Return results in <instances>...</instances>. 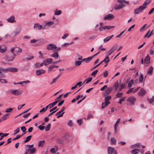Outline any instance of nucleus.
I'll return each mask as SVG.
<instances>
[{
  "instance_id": "nucleus-1",
  "label": "nucleus",
  "mask_w": 154,
  "mask_h": 154,
  "mask_svg": "<svg viewBox=\"0 0 154 154\" xmlns=\"http://www.w3.org/2000/svg\"><path fill=\"white\" fill-rule=\"evenodd\" d=\"M151 0H146L142 5H140L138 8L134 10V13L137 14L140 13H142L146 8L147 6L151 2Z\"/></svg>"
},
{
  "instance_id": "nucleus-16",
  "label": "nucleus",
  "mask_w": 154,
  "mask_h": 154,
  "mask_svg": "<svg viewBox=\"0 0 154 154\" xmlns=\"http://www.w3.org/2000/svg\"><path fill=\"white\" fill-rule=\"evenodd\" d=\"M117 45H115L113 46L110 50L108 51V56H109L113 52H114L117 48Z\"/></svg>"
},
{
  "instance_id": "nucleus-17",
  "label": "nucleus",
  "mask_w": 154,
  "mask_h": 154,
  "mask_svg": "<svg viewBox=\"0 0 154 154\" xmlns=\"http://www.w3.org/2000/svg\"><path fill=\"white\" fill-rule=\"evenodd\" d=\"M45 71L43 69L37 70L35 71V74L36 75L39 76L42 74L45 73Z\"/></svg>"
},
{
  "instance_id": "nucleus-24",
  "label": "nucleus",
  "mask_w": 154,
  "mask_h": 154,
  "mask_svg": "<svg viewBox=\"0 0 154 154\" xmlns=\"http://www.w3.org/2000/svg\"><path fill=\"white\" fill-rule=\"evenodd\" d=\"M114 35H112L111 36H108L106 37L103 39V42L104 43H106L109 41L113 37Z\"/></svg>"
},
{
  "instance_id": "nucleus-40",
  "label": "nucleus",
  "mask_w": 154,
  "mask_h": 154,
  "mask_svg": "<svg viewBox=\"0 0 154 154\" xmlns=\"http://www.w3.org/2000/svg\"><path fill=\"white\" fill-rule=\"evenodd\" d=\"M29 82H30V81L29 80H27L26 81L20 82L18 83H17V84H19V85H23V84L29 83Z\"/></svg>"
},
{
  "instance_id": "nucleus-43",
  "label": "nucleus",
  "mask_w": 154,
  "mask_h": 154,
  "mask_svg": "<svg viewBox=\"0 0 154 154\" xmlns=\"http://www.w3.org/2000/svg\"><path fill=\"white\" fill-rule=\"evenodd\" d=\"M32 137V136L29 135L27 136L26 138V140L24 141V143H26L28 141H29V140H30L31 138Z\"/></svg>"
},
{
  "instance_id": "nucleus-34",
  "label": "nucleus",
  "mask_w": 154,
  "mask_h": 154,
  "mask_svg": "<svg viewBox=\"0 0 154 154\" xmlns=\"http://www.w3.org/2000/svg\"><path fill=\"white\" fill-rule=\"evenodd\" d=\"M9 115L10 114L8 113L5 114L2 117V119L4 120L8 119Z\"/></svg>"
},
{
  "instance_id": "nucleus-63",
  "label": "nucleus",
  "mask_w": 154,
  "mask_h": 154,
  "mask_svg": "<svg viewBox=\"0 0 154 154\" xmlns=\"http://www.w3.org/2000/svg\"><path fill=\"white\" fill-rule=\"evenodd\" d=\"M154 11V7L152 8L150 10L148 14H152Z\"/></svg>"
},
{
  "instance_id": "nucleus-64",
  "label": "nucleus",
  "mask_w": 154,
  "mask_h": 154,
  "mask_svg": "<svg viewBox=\"0 0 154 154\" xmlns=\"http://www.w3.org/2000/svg\"><path fill=\"white\" fill-rule=\"evenodd\" d=\"M135 26V25H132L128 29V31L129 32L131 31V29H133L134 28Z\"/></svg>"
},
{
  "instance_id": "nucleus-9",
  "label": "nucleus",
  "mask_w": 154,
  "mask_h": 154,
  "mask_svg": "<svg viewBox=\"0 0 154 154\" xmlns=\"http://www.w3.org/2000/svg\"><path fill=\"white\" fill-rule=\"evenodd\" d=\"M136 100V97L133 96L129 97L127 100V101L128 102L130 103V104L131 105H134V102Z\"/></svg>"
},
{
  "instance_id": "nucleus-11",
  "label": "nucleus",
  "mask_w": 154,
  "mask_h": 154,
  "mask_svg": "<svg viewBox=\"0 0 154 154\" xmlns=\"http://www.w3.org/2000/svg\"><path fill=\"white\" fill-rule=\"evenodd\" d=\"M114 18V16L112 14H110L105 15L103 17V19L106 20H111Z\"/></svg>"
},
{
  "instance_id": "nucleus-33",
  "label": "nucleus",
  "mask_w": 154,
  "mask_h": 154,
  "mask_svg": "<svg viewBox=\"0 0 154 154\" xmlns=\"http://www.w3.org/2000/svg\"><path fill=\"white\" fill-rule=\"evenodd\" d=\"M21 31V29L20 28L18 29H17L15 30L14 32V34L15 36H16L19 34Z\"/></svg>"
},
{
  "instance_id": "nucleus-3",
  "label": "nucleus",
  "mask_w": 154,
  "mask_h": 154,
  "mask_svg": "<svg viewBox=\"0 0 154 154\" xmlns=\"http://www.w3.org/2000/svg\"><path fill=\"white\" fill-rule=\"evenodd\" d=\"M117 2L120 4H116L114 5V8L116 10H119L125 7V4L128 5L129 2L125 0H117Z\"/></svg>"
},
{
  "instance_id": "nucleus-62",
  "label": "nucleus",
  "mask_w": 154,
  "mask_h": 154,
  "mask_svg": "<svg viewBox=\"0 0 154 154\" xmlns=\"http://www.w3.org/2000/svg\"><path fill=\"white\" fill-rule=\"evenodd\" d=\"M146 26V24H145L144 25H143L142 27L140 29V31L141 32H142L144 30V29L145 28Z\"/></svg>"
},
{
  "instance_id": "nucleus-30",
  "label": "nucleus",
  "mask_w": 154,
  "mask_h": 154,
  "mask_svg": "<svg viewBox=\"0 0 154 154\" xmlns=\"http://www.w3.org/2000/svg\"><path fill=\"white\" fill-rule=\"evenodd\" d=\"M144 62L145 63L147 64H148L150 63V57L148 55H147L145 57L144 59Z\"/></svg>"
},
{
  "instance_id": "nucleus-55",
  "label": "nucleus",
  "mask_w": 154,
  "mask_h": 154,
  "mask_svg": "<svg viewBox=\"0 0 154 154\" xmlns=\"http://www.w3.org/2000/svg\"><path fill=\"white\" fill-rule=\"evenodd\" d=\"M94 118L93 116L91 114H90L88 116L87 119H93Z\"/></svg>"
},
{
  "instance_id": "nucleus-25",
  "label": "nucleus",
  "mask_w": 154,
  "mask_h": 154,
  "mask_svg": "<svg viewBox=\"0 0 154 154\" xmlns=\"http://www.w3.org/2000/svg\"><path fill=\"white\" fill-rule=\"evenodd\" d=\"M153 69V67L152 66H150L148 69L147 74H149L150 75H151L152 74Z\"/></svg>"
},
{
  "instance_id": "nucleus-51",
  "label": "nucleus",
  "mask_w": 154,
  "mask_h": 154,
  "mask_svg": "<svg viewBox=\"0 0 154 154\" xmlns=\"http://www.w3.org/2000/svg\"><path fill=\"white\" fill-rule=\"evenodd\" d=\"M20 131V129L19 128H18L14 131V134L15 135L18 133Z\"/></svg>"
},
{
  "instance_id": "nucleus-12",
  "label": "nucleus",
  "mask_w": 154,
  "mask_h": 154,
  "mask_svg": "<svg viewBox=\"0 0 154 154\" xmlns=\"http://www.w3.org/2000/svg\"><path fill=\"white\" fill-rule=\"evenodd\" d=\"M33 29L37 30H40L43 29V26L38 23H36L33 26Z\"/></svg>"
},
{
  "instance_id": "nucleus-49",
  "label": "nucleus",
  "mask_w": 154,
  "mask_h": 154,
  "mask_svg": "<svg viewBox=\"0 0 154 154\" xmlns=\"http://www.w3.org/2000/svg\"><path fill=\"white\" fill-rule=\"evenodd\" d=\"M54 67V65H52L51 66H50L48 67V71L49 72H51V71L53 70V69Z\"/></svg>"
},
{
  "instance_id": "nucleus-42",
  "label": "nucleus",
  "mask_w": 154,
  "mask_h": 154,
  "mask_svg": "<svg viewBox=\"0 0 154 154\" xmlns=\"http://www.w3.org/2000/svg\"><path fill=\"white\" fill-rule=\"evenodd\" d=\"M126 83L125 82L123 83L120 86L119 90L120 91H121V90L124 88L125 86H126Z\"/></svg>"
},
{
  "instance_id": "nucleus-31",
  "label": "nucleus",
  "mask_w": 154,
  "mask_h": 154,
  "mask_svg": "<svg viewBox=\"0 0 154 154\" xmlns=\"http://www.w3.org/2000/svg\"><path fill=\"white\" fill-rule=\"evenodd\" d=\"M62 13V11L60 10L56 9L54 11V14L55 15H60Z\"/></svg>"
},
{
  "instance_id": "nucleus-35",
  "label": "nucleus",
  "mask_w": 154,
  "mask_h": 154,
  "mask_svg": "<svg viewBox=\"0 0 154 154\" xmlns=\"http://www.w3.org/2000/svg\"><path fill=\"white\" fill-rule=\"evenodd\" d=\"M110 60L109 59V56H107L105 58L102 60L101 62H104L105 63H107Z\"/></svg>"
},
{
  "instance_id": "nucleus-22",
  "label": "nucleus",
  "mask_w": 154,
  "mask_h": 154,
  "mask_svg": "<svg viewBox=\"0 0 154 154\" xmlns=\"http://www.w3.org/2000/svg\"><path fill=\"white\" fill-rule=\"evenodd\" d=\"M5 76L2 74H0V82L2 83H6L8 82L5 79H2V78H4Z\"/></svg>"
},
{
  "instance_id": "nucleus-13",
  "label": "nucleus",
  "mask_w": 154,
  "mask_h": 154,
  "mask_svg": "<svg viewBox=\"0 0 154 154\" xmlns=\"http://www.w3.org/2000/svg\"><path fill=\"white\" fill-rule=\"evenodd\" d=\"M44 63H45V65H47L52 63L53 61V60L52 58H48L44 60Z\"/></svg>"
},
{
  "instance_id": "nucleus-46",
  "label": "nucleus",
  "mask_w": 154,
  "mask_h": 154,
  "mask_svg": "<svg viewBox=\"0 0 154 154\" xmlns=\"http://www.w3.org/2000/svg\"><path fill=\"white\" fill-rule=\"evenodd\" d=\"M125 97H122L119 100L118 102V103L120 104H121L122 102L123 101H124L125 99Z\"/></svg>"
},
{
  "instance_id": "nucleus-23",
  "label": "nucleus",
  "mask_w": 154,
  "mask_h": 154,
  "mask_svg": "<svg viewBox=\"0 0 154 154\" xmlns=\"http://www.w3.org/2000/svg\"><path fill=\"white\" fill-rule=\"evenodd\" d=\"M51 56L56 59H57L59 57V54L57 52H55L53 54L51 55Z\"/></svg>"
},
{
  "instance_id": "nucleus-48",
  "label": "nucleus",
  "mask_w": 154,
  "mask_h": 154,
  "mask_svg": "<svg viewBox=\"0 0 154 154\" xmlns=\"http://www.w3.org/2000/svg\"><path fill=\"white\" fill-rule=\"evenodd\" d=\"M45 143V140L40 141H39L38 143L39 146H42Z\"/></svg>"
},
{
  "instance_id": "nucleus-57",
  "label": "nucleus",
  "mask_w": 154,
  "mask_h": 154,
  "mask_svg": "<svg viewBox=\"0 0 154 154\" xmlns=\"http://www.w3.org/2000/svg\"><path fill=\"white\" fill-rule=\"evenodd\" d=\"M34 57L32 56H29L26 58V59L28 60H30L33 59Z\"/></svg>"
},
{
  "instance_id": "nucleus-14",
  "label": "nucleus",
  "mask_w": 154,
  "mask_h": 154,
  "mask_svg": "<svg viewBox=\"0 0 154 154\" xmlns=\"http://www.w3.org/2000/svg\"><path fill=\"white\" fill-rule=\"evenodd\" d=\"M121 120L120 118H119L118 119L117 121H116V123L115 124L114 126V131L115 133H117L118 132V125L119 123V122Z\"/></svg>"
},
{
  "instance_id": "nucleus-36",
  "label": "nucleus",
  "mask_w": 154,
  "mask_h": 154,
  "mask_svg": "<svg viewBox=\"0 0 154 154\" xmlns=\"http://www.w3.org/2000/svg\"><path fill=\"white\" fill-rule=\"evenodd\" d=\"M119 87V85L118 83V82H116L114 83V84L113 86V88H115V90H116L118 89Z\"/></svg>"
},
{
  "instance_id": "nucleus-10",
  "label": "nucleus",
  "mask_w": 154,
  "mask_h": 154,
  "mask_svg": "<svg viewBox=\"0 0 154 154\" xmlns=\"http://www.w3.org/2000/svg\"><path fill=\"white\" fill-rule=\"evenodd\" d=\"M65 109L64 106H63L61 109L59 111L57 112L56 114V116H57V118H59L60 117H62L63 116L64 112H63L61 114L63 111H64Z\"/></svg>"
},
{
  "instance_id": "nucleus-54",
  "label": "nucleus",
  "mask_w": 154,
  "mask_h": 154,
  "mask_svg": "<svg viewBox=\"0 0 154 154\" xmlns=\"http://www.w3.org/2000/svg\"><path fill=\"white\" fill-rule=\"evenodd\" d=\"M68 125L70 127L73 125V124L71 120H70L68 122Z\"/></svg>"
},
{
  "instance_id": "nucleus-20",
  "label": "nucleus",
  "mask_w": 154,
  "mask_h": 154,
  "mask_svg": "<svg viewBox=\"0 0 154 154\" xmlns=\"http://www.w3.org/2000/svg\"><path fill=\"white\" fill-rule=\"evenodd\" d=\"M147 100L149 103L152 106L154 105V96L150 98H147Z\"/></svg>"
},
{
  "instance_id": "nucleus-61",
  "label": "nucleus",
  "mask_w": 154,
  "mask_h": 154,
  "mask_svg": "<svg viewBox=\"0 0 154 154\" xmlns=\"http://www.w3.org/2000/svg\"><path fill=\"white\" fill-rule=\"evenodd\" d=\"M107 88V85H104L103 87L101 88L100 89V90L101 91H104L105 89L106 88Z\"/></svg>"
},
{
  "instance_id": "nucleus-27",
  "label": "nucleus",
  "mask_w": 154,
  "mask_h": 154,
  "mask_svg": "<svg viewBox=\"0 0 154 154\" xmlns=\"http://www.w3.org/2000/svg\"><path fill=\"white\" fill-rule=\"evenodd\" d=\"M146 93V91L144 89L142 88L140 89V91L138 93V94L139 95L142 96L144 95Z\"/></svg>"
},
{
  "instance_id": "nucleus-52",
  "label": "nucleus",
  "mask_w": 154,
  "mask_h": 154,
  "mask_svg": "<svg viewBox=\"0 0 154 154\" xmlns=\"http://www.w3.org/2000/svg\"><path fill=\"white\" fill-rule=\"evenodd\" d=\"M57 142L59 143H63V141L61 138H57Z\"/></svg>"
},
{
  "instance_id": "nucleus-19",
  "label": "nucleus",
  "mask_w": 154,
  "mask_h": 154,
  "mask_svg": "<svg viewBox=\"0 0 154 154\" xmlns=\"http://www.w3.org/2000/svg\"><path fill=\"white\" fill-rule=\"evenodd\" d=\"M153 30H152L150 32V30H149L147 32V33L144 36V38H145L146 37H147L148 38H149V37L151 35H152L153 34Z\"/></svg>"
},
{
  "instance_id": "nucleus-7",
  "label": "nucleus",
  "mask_w": 154,
  "mask_h": 154,
  "mask_svg": "<svg viewBox=\"0 0 154 154\" xmlns=\"http://www.w3.org/2000/svg\"><path fill=\"white\" fill-rule=\"evenodd\" d=\"M10 92L12 94L16 96L20 95L22 94L23 91L19 90H14L10 91Z\"/></svg>"
},
{
  "instance_id": "nucleus-59",
  "label": "nucleus",
  "mask_w": 154,
  "mask_h": 154,
  "mask_svg": "<svg viewBox=\"0 0 154 154\" xmlns=\"http://www.w3.org/2000/svg\"><path fill=\"white\" fill-rule=\"evenodd\" d=\"M13 110V109L10 108L7 109L5 112L8 113L11 112Z\"/></svg>"
},
{
  "instance_id": "nucleus-47",
  "label": "nucleus",
  "mask_w": 154,
  "mask_h": 154,
  "mask_svg": "<svg viewBox=\"0 0 154 154\" xmlns=\"http://www.w3.org/2000/svg\"><path fill=\"white\" fill-rule=\"evenodd\" d=\"M82 63V61H76L75 63V64L76 66H79L81 65Z\"/></svg>"
},
{
  "instance_id": "nucleus-56",
  "label": "nucleus",
  "mask_w": 154,
  "mask_h": 154,
  "mask_svg": "<svg viewBox=\"0 0 154 154\" xmlns=\"http://www.w3.org/2000/svg\"><path fill=\"white\" fill-rule=\"evenodd\" d=\"M98 72V70H96L93 71L91 73V75L95 76Z\"/></svg>"
},
{
  "instance_id": "nucleus-21",
  "label": "nucleus",
  "mask_w": 154,
  "mask_h": 154,
  "mask_svg": "<svg viewBox=\"0 0 154 154\" xmlns=\"http://www.w3.org/2000/svg\"><path fill=\"white\" fill-rule=\"evenodd\" d=\"M9 72V68H4L2 67L0 68V74H2V72Z\"/></svg>"
},
{
  "instance_id": "nucleus-18",
  "label": "nucleus",
  "mask_w": 154,
  "mask_h": 154,
  "mask_svg": "<svg viewBox=\"0 0 154 154\" xmlns=\"http://www.w3.org/2000/svg\"><path fill=\"white\" fill-rule=\"evenodd\" d=\"M112 88L111 87H108L105 91L104 94L106 95L110 94L111 92Z\"/></svg>"
},
{
  "instance_id": "nucleus-26",
  "label": "nucleus",
  "mask_w": 154,
  "mask_h": 154,
  "mask_svg": "<svg viewBox=\"0 0 154 154\" xmlns=\"http://www.w3.org/2000/svg\"><path fill=\"white\" fill-rule=\"evenodd\" d=\"M140 152V149H132L131 152L132 154H138Z\"/></svg>"
},
{
  "instance_id": "nucleus-60",
  "label": "nucleus",
  "mask_w": 154,
  "mask_h": 154,
  "mask_svg": "<svg viewBox=\"0 0 154 154\" xmlns=\"http://www.w3.org/2000/svg\"><path fill=\"white\" fill-rule=\"evenodd\" d=\"M69 34H65L62 37L63 39H65L68 36Z\"/></svg>"
},
{
  "instance_id": "nucleus-38",
  "label": "nucleus",
  "mask_w": 154,
  "mask_h": 154,
  "mask_svg": "<svg viewBox=\"0 0 154 154\" xmlns=\"http://www.w3.org/2000/svg\"><path fill=\"white\" fill-rule=\"evenodd\" d=\"M133 80L132 79L129 82L128 85V88H130L132 86V85L133 84Z\"/></svg>"
},
{
  "instance_id": "nucleus-29",
  "label": "nucleus",
  "mask_w": 154,
  "mask_h": 154,
  "mask_svg": "<svg viewBox=\"0 0 154 154\" xmlns=\"http://www.w3.org/2000/svg\"><path fill=\"white\" fill-rule=\"evenodd\" d=\"M9 68V72H16L18 71V69L17 68L15 67H11Z\"/></svg>"
},
{
  "instance_id": "nucleus-6",
  "label": "nucleus",
  "mask_w": 154,
  "mask_h": 154,
  "mask_svg": "<svg viewBox=\"0 0 154 154\" xmlns=\"http://www.w3.org/2000/svg\"><path fill=\"white\" fill-rule=\"evenodd\" d=\"M57 48V46L53 44H50L47 45L46 49L48 51L51 50L54 52V50Z\"/></svg>"
},
{
  "instance_id": "nucleus-50",
  "label": "nucleus",
  "mask_w": 154,
  "mask_h": 154,
  "mask_svg": "<svg viewBox=\"0 0 154 154\" xmlns=\"http://www.w3.org/2000/svg\"><path fill=\"white\" fill-rule=\"evenodd\" d=\"M21 130L24 133V134L26 133V129L24 126H22L20 128Z\"/></svg>"
},
{
  "instance_id": "nucleus-2",
  "label": "nucleus",
  "mask_w": 154,
  "mask_h": 154,
  "mask_svg": "<svg viewBox=\"0 0 154 154\" xmlns=\"http://www.w3.org/2000/svg\"><path fill=\"white\" fill-rule=\"evenodd\" d=\"M14 50L15 53L16 55H18L22 52V48L19 47H16L15 48H12L11 49V51L12 52V56L11 57L9 56L8 58V61H12L15 58V55L14 54Z\"/></svg>"
},
{
  "instance_id": "nucleus-37",
  "label": "nucleus",
  "mask_w": 154,
  "mask_h": 154,
  "mask_svg": "<svg viewBox=\"0 0 154 154\" xmlns=\"http://www.w3.org/2000/svg\"><path fill=\"white\" fill-rule=\"evenodd\" d=\"M111 143L112 144H116V140L114 137L110 139Z\"/></svg>"
},
{
  "instance_id": "nucleus-32",
  "label": "nucleus",
  "mask_w": 154,
  "mask_h": 154,
  "mask_svg": "<svg viewBox=\"0 0 154 154\" xmlns=\"http://www.w3.org/2000/svg\"><path fill=\"white\" fill-rule=\"evenodd\" d=\"M140 146V143H137L134 145H131L130 146L131 148H138Z\"/></svg>"
},
{
  "instance_id": "nucleus-4",
  "label": "nucleus",
  "mask_w": 154,
  "mask_h": 154,
  "mask_svg": "<svg viewBox=\"0 0 154 154\" xmlns=\"http://www.w3.org/2000/svg\"><path fill=\"white\" fill-rule=\"evenodd\" d=\"M6 20L8 23H16L17 22L16 17L14 15H11L9 17L7 18Z\"/></svg>"
},
{
  "instance_id": "nucleus-28",
  "label": "nucleus",
  "mask_w": 154,
  "mask_h": 154,
  "mask_svg": "<svg viewBox=\"0 0 154 154\" xmlns=\"http://www.w3.org/2000/svg\"><path fill=\"white\" fill-rule=\"evenodd\" d=\"M139 82L140 83H142L143 82L144 83L145 79H144L143 76V75L140 73V75L139 79Z\"/></svg>"
},
{
  "instance_id": "nucleus-58",
  "label": "nucleus",
  "mask_w": 154,
  "mask_h": 154,
  "mask_svg": "<svg viewBox=\"0 0 154 154\" xmlns=\"http://www.w3.org/2000/svg\"><path fill=\"white\" fill-rule=\"evenodd\" d=\"M77 122L79 123V125H80L82 122V121L81 119H80L78 120L77 121Z\"/></svg>"
},
{
  "instance_id": "nucleus-39",
  "label": "nucleus",
  "mask_w": 154,
  "mask_h": 154,
  "mask_svg": "<svg viewBox=\"0 0 154 154\" xmlns=\"http://www.w3.org/2000/svg\"><path fill=\"white\" fill-rule=\"evenodd\" d=\"M93 59L92 57H88L85 58V63H88L90 62Z\"/></svg>"
},
{
  "instance_id": "nucleus-45",
  "label": "nucleus",
  "mask_w": 154,
  "mask_h": 154,
  "mask_svg": "<svg viewBox=\"0 0 154 154\" xmlns=\"http://www.w3.org/2000/svg\"><path fill=\"white\" fill-rule=\"evenodd\" d=\"M103 74L104 77L106 78L108 76V71L107 70L105 71L104 72H103Z\"/></svg>"
},
{
  "instance_id": "nucleus-44",
  "label": "nucleus",
  "mask_w": 154,
  "mask_h": 154,
  "mask_svg": "<svg viewBox=\"0 0 154 154\" xmlns=\"http://www.w3.org/2000/svg\"><path fill=\"white\" fill-rule=\"evenodd\" d=\"M123 94V93L122 92H119L117 93L116 94L115 97L116 98H119L121 97Z\"/></svg>"
},
{
  "instance_id": "nucleus-53",
  "label": "nucleus",
  "mask_w": 154,
  "mask_h": 154,
  "mask_svg": "<svg viewBox=\"0 0 154 154\" xmlns=\"http://www.w3.org/2000/svg\"><path fill=\"white\" fill-rule=\"evenodd\" d=\"M36 151V149L35 148H33L30 150L29 153L30 154H32L34 152H35Z\"/></svg>"
},
{
  "instance_id": "nucleus-15",
  "label": "nucleus",
  "mask_w": 154,
  "mask_h": 154,
  "mask_svg": "<svg viewBox=\"0 0 154 154\" xmlns=\"http://www.w3.org/2000/svg\"><path fill=\"white\" fill-rule=\"evenodd\" d=\"M7 50V47L4 45H0V52L2 53H4Z\"/></svg>"
},
{
  "instance_id": "nucleus-5",
  "label": "nucleus",
  "mask_w": 154,
  "mask_h": 154,
  "mask_svg": "<svg viewBox=\"0 0 154 154\" xmlns=\"http://www.w3.org/2000/svg\"><path fill=\"white\" fill-rule=\"evenodd\" d=\"M108 154H117V151L114 147L108 146L107 148Z\"/></svg>"
},
{
  "instance_id": "nucleus-41",
  "label": "nucleus",
  "mask_w": 154,
  "mask_h": 154,
  "mask_svg": "<svg viewBox=\"0 0 154 154\" xmlns=\"http://www.w3.org/2000/svg\"><path fill=\"white\" fill-rule=\"evenodd\" d=\"M51 125L50 124H48L46 125L45 129L46 131H48L51 128Z\"/></svg>"
},
{
  "instance_id": "nucleus-8",
  "label": "nucleus",
  "mask_w": 154,
  "mask_h": 154,
  "mask_svg": "<svg viewBox=\"0 0 154 154\" xmlns=\"http://www.w3.org/2000/svg\"><path fill=\"white\" fill-rule=\"evenodd\" d=\"M54 23V22L53 21H49L48 22L43 25V29H47L53 25Z\"/></svg>"
}]
</instances>
